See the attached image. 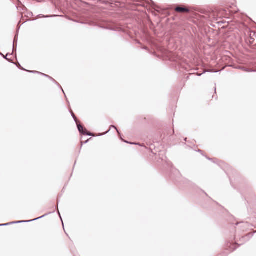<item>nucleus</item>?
Here are the masks:
<instances>
[{
    "label": "nucleus",
    "instance_id": "nucleus-1",
    "mask_svg": "<svg viewBox=\"0 0 256 256\" xmlns=\"http://www.w3.org/2000/svg\"><path fill=\"white\" fill-rule=\"evenodd\" d=\"M100 27L114 31H120L122 30L120 26L112 22L106 21L100 25Z\"/></svg>",
    "mask_w": 256,
    "mask_h": 256
},
{
    "label": "nucleus",
    "instance_id": "nucleus-2",
    "mask_svg": "<svg viewBox=\"0 0 256 256\" xmlns=\"http://www.w3.org/2000/svg\"><path fill=\"white\" fill-rule=\"evenodd\" d=\"M76 126L78 129V132L81 134H83L84 136H93V134L88 132L87 130L84 127L82 124L77 122Z\"/></svg>",
    "mask_w": 256,
    "mask_h": 256
},
{
    "label": "nucleus",
    "instance_id": "nucleus-3",
    "mask_svg": "<svg viewBox=\"0 0 256 256\" xmlns=\"http://www.w3.org/2000/svg\"><path fill=\"white\" fill-rule=\"evenodd\" d=\"M28 72H30V73H32V74H41L45 77H46L48 78H49L50 80H51L52 82H53L56 84L57 86H58L60 88L61 90H62V91L63 92L65 96L66 97V94H64V90H62V86L60 85V84L54 80V79L52 77L48 75H47L46 74H43L42 72H38V71H28Z\"/></svg>",
    "mask_w": 256,
    "mask_h": 256
},
{
    "label": "nucleus",
    "instance_id": "nucleus-4",
    "mask_svg": "<svg viewBox=\"0 0 256 256\" xmlns=\"http://www.w3.org/2000/svg\"><path fill=\"white\" fill-rule=\"evenodd\" d=\"M175 10L181 13H188L190 10L188 8L178 6L175 8Z\"/></svg>",
    "mask_w": 256,
    "mask_h": 256
},
{
    "label": "nucleus",
    "instance_id": "nucleus-5",
    "mask_svg": "<svg viewBox=\"0 0 256 256\" xmlns=\"http://www.w3.org/2000/svg\"><path fill=\"white\" fill-rule=\"evenodd\" d=\"M18 40V34H16L14 36V42H13L12 53V54H10V55H12L13 53H14V52H16V51Z\"/></svg>",
    "mask_w": 256,
    "mask_h": 256
},
{
    "label": "nucleus",
    "instance_id": "nucleus-6",
    "mask_svg": "<svg viewBox=\"0 0 256 256\" xmlns=\"http://www.w3.org/2000/svg\"><path fill=\"white\" fill-rule=\"evenodd\" d=\"M48 214H44V215H43V216H41L40 217H38V218H34V219H33V220H31L15 221V222H16V224L29 222H33V221H34V220L40 219V218H44V216H46Z\"/></svg>",
    "mask_w": 256,
    "mask_h": 256
},
{
    "label": "nucleus",
    "instance_id": "nucleus-7",
    "mask_svg": "<svg viewBox=\"0 0 256 256\" xmlns=\"http://www.w3.org/2000/svg\"><path fill=\"white\" fill-rule=\"evenodd\" d=\"M48 214H44V215H43V216H41L40 217H38V218H34V219H33V220H31L15 221V222H16V224L29 222H33V221H34V220L40 219V218H44V216H46Z\"/></svg>",
    "mask_w": 256,
    "mask_h": 256
},
{
    "label": "nucleus",
    "instance_id": "nucleus-8",
    "mask_svg": "<svg viewBox=\"0 0 256 256\" xmlns=\"http://www.w3.org/2000/svg\"><path fill=\"white\" fill-rule=\"evenodd\" d=\"M256 39V32H250V44H254V41Z\"/></svg>",
    "mask_w": 256,
    "mask_h": 256
},
{
    "label": "nucleus",
    "instance_id": "nucleus-9",
    "mask_svg": "<svg viewBox=\"0 0 256 256\" xmlns=\"http://www.w3.org/2000/svg\"><path fill=\"white\" fill-rule=\"evenodd\" d=\"M111 128H114L116 130V132L120 136V134L119 130H118L116 127V126H114V125L110 126V128L107 132H104L103 134H100L98 136H104V135L106 134H108Z\"/></svg>",
    "mask_w": 256,
    "mask_h": 256
},
{
    "label": "nucleus",
    "instance_id": "nucleus-10",
    "mask_svg": "<svg viewBox=\"0 0 256 256\" xmlns=\"http://www.w3.org/2000/svg\"><path fill=\"white\" fill-rule=\"evenodd\" d=\"M237 68L238 69H240V70H242L243 71H244L246 72H248L255 71L254 70H252V69L248 68H246V67H244V66H239Z\"/></svg>",
    "mask_w": 256,
    "mask_h": 256
},
{
    "label": "nucleus",
    "instance_id": "nucleus-11",
    "mask_svg": "<svg viewBox=\"0 0 256 256\" xmlns=\"http://www.w3.org/2000/svg\"><path fill=\"white\" fill-rule=\"evenodd\" d=\"M236 245H238V244L236 243L230 244V250L232 251H234V250H235L240 246V245H238V246H236Z\"/></svg>",
    "mask_w": 256,
    "mask_h": 256
},
{
    "label": "nucleus",
    "instance_id": "nucleus-12",
    "mask_svg": "<svg viewBox=\"0 0 256 256\" xmlns=\"http://www.w3.org/2000/svg\"><path fill=\"white\" fill-rule=\"evenodd\" d=\"M0 56H3V58H4V59L6 60L8 62H10V63H12V64H14V63L12 62V60L11 59H10V58H8V54L5 56V55H4L2 52H0Z\"/></svg>",
    "mask_w": 256,
    "mask_h": 256
},
{
    "label": "nucleus",
    "instance_id": "nucleus-13",
    "mask_svg": "<svg viewBox=\"0 0 256 256\" xmlns=\"http://www.w3.org/2000/svg\"><path fill=\"white\" fill-rule=\"evenodd\" d=\"M58 15H51V16H44L42 14H40L38 16V18H52V17H56L58 16Z\"/></svg>",
    "mask_w": 256,
    "mask_h": 256
},
{
    "label": "nucleus",
    "instance_id": "nucleus-14",
    "mask_svg": "<svg viewBox=\"0 0 256 256\" xmlns=\"http://www.w3.org/2000/svg\"><path fill=\"white\" fill-rule=\"evenodd\" d=\"M71 115H72V118H73V119L74 120V122H76V123H77V122H78V120L77 119L76 116H75V114H74V113L73 112L70 110V111Z\"/></svg>",
    "mask_w": 256,
    "mask_h": 256
},
{
    "label": "nucleus",
    "instance_id": "nucleus-15",
    "mask_svg": "<svg viewBox=\"0 0 256 256\" xmlns=\"http://www.w3.org/2000/svg\"><path fill=\"white\" fill-rule=\"evenodd\" d=\"M16 64V66H17V67H18V68H20V70H25V71H26V72H28V71H29L28 70H26L24 69V68H22V67L20 66V64L18 62V64Z\"/></svg>",
    "mask_w": 256,
    "mask_h": 256
},
{
    "label": "nucleus",
    "instance_id": "nucleus-16",
    "mask_svg": "<svg viewBox=\"0 0 256 256\" xmlns=\"http://www.w3.org/2000/svg\"><path fill=\"white\" fill-rule=\"evenodd\" d=\"M250 236H252L251 234H248V235L245 236L242 238V239L246 240L248 238V237H249Z\"/></svg>",
    "mask_w": 256,
    "mask_h": 256
},
{
    "label": "nucleus",
    "instance_id": "nucleus-17",
    "mask_svg": "<svg viewBox=\"0 0 256 256\" xmlns=\"http://www.w3.org/2000/svg\"><path fill=\"white\" fill-rule=\"evenodd\" d=\"M10 224L9 222H8V223L4 224H0V226H10Z\"/></svg>",
    "mask_w": 256,
    "mask_h": 256
},
{
    "label": "nucleus",
    "instance_id": "nucleus-18",
    "mask_svg": "<svg viewBox=\"0 0 256 256\" xmlns=\"http://www.w3.org/2000/svg\"><path fill=\"white\" fill-rule=\"evenodd\" d=\"M90 139H91V138H90V139H88L87 140H86V142H81V143H82V144H86V143L88 142V140H89Z\"/></svg>",
    "mask_w": 256,
    "mask_h": 256
},
{
    "label": "nucleus",
    "instance_id": "nucleus-19",
    "mask_svg": "<svg viewBox=\"0 0 256 256\" xmlns=\"http://www.w3.org/2000/svg\"><path fill=\"white\" fill-rule=\"evenodd\" d=\"M240 224H242L244 226L246 227V226H248V222H246V223H244V222H241Z\"/></svg>",
    "mask_w": 256,
    "mask_h": 256
},
{
    "label": "nucleus",
    "instance_id": "nucleus-20",
    "mask_svg": "<svg viewBox=\"0 0 256 256\" xmlns=\"http://www.w3.org/2000/svg\"><path fill=\"white\" fill-rule=\"evenodd\" d=\"M124 142L126 143H128V144H136V143H132V142H128V141L126 140H124Z\"/></svg>",
    "mask_w": 256,
    "mask_h": 256
},
{
    "label": "nucleus",
    "instance_id": "nucleus-21",
    "mask_svg": "<svg viewBox=\"0 0 256 256\" xmlns=\"http://www.w3.org/2000/svg\"><path fill=\"white\" fill-rule=\"evenodd\" d=\"M207 72H218V71H214L212 70H208L207 71Z\"/></svg>",
    "mask_w": 256,
    "mask_h": 256
},
{
    "label": "nucleus",
    "instance_id": "nucleus-22",
    "mask_svg": "<svg viewBox=\"0 0 256 256\" xmlns=\"http://www.w3.org/2000/svg\"><path fill=\"white\" fill-rule=\"evenodd\" d=\"M206 158H207V159H208V160L212 161L214 162H215L214 161H213V159H212V158H207V157H206Z\"/></svg>",
    "mask_w": 256,
    "mask_h": 256
},
{
    "label": "nucleus",
    "instance_id": "nucleus-23",
    "mask_svg": "<svg viewBox=\"0 0 256 256\" xmlns=\"http://www.w3.org/2000/svg\"><path fill=\"white\" fill-rule=\"evenodd\" d=\"M10 224V225L11 224H16V222H15V221L14 222H9Z\"/></svg>",
    "mask_w": 256,
    "mask_h": 256
},
{
    "label": "nucleus",
    "instance_id": "nucleus-24",
    "mask_svg": "<svg viewBox=\"0 0 256 256\" xmlns=\"http://www.w3.org/2000/svg\"><path fill=\"white\" fill-rule=\"evenodd\" d=\"M205 72H206V71H205V72H203V74H204V73H205ZM202 74H197V75H198V76H202Z\"/></svg>",
    "mask_w": 256,
    "mask_h": 256
},
{
    "label": "nucleus",
    "instance_id": "nucleus-25",
    "mask_svg": "<svg viewBox=\"0 0 256 256\" xmlns=\"http://www.w3.org/2000/svg\"><path fill=\"white\" fill-rule=\"evenodd\" d=\"M58 214H59V216H60V218L61 219V220L62 221V224L64 225V224H63V222H62V217H61V216H60V212H58Z\"/></svg>",
    "mask_w": 256,
    "mask_h": 256
},
{
    "label": "nucleus",
    "instance_id": "nucleus-26",
    "mask_svg": "<svg viewBox=\"0 0 256 256\" xmlns=\"http://www.w3.org/2000/svg\"><path fill=\"white\" fill-rule=\"evenodd\" d=\"M198 152L200 153H202V151L200 150H198Z\"/></svg>",
    "mask_w": 256,
    "mask_h": 256
},
{
    "label": "nucleus",
    "instance_id": "nucleus-27",
    "mask_svg": "<svg viewBox=\"0 0 256 256\" xmlns=\"http://www.w3.org/2000/svg\"><path fill=\"white\" fill-rule=\"evenodd\" d=\"M143 49H144V50H147V49H148V48H147V47H144V48H143Z\"/></svg>",
    "mask_w": 256,
    "mask_h": 256
},
{
    "label": "nucleus",
    "instance_id": "nucleus-28",
    "mask_svg": "<svg viewBox=\"0 0 256 256\" xmlns=\"http://www.w3.org/2000/svg\"><path fill=\"white\" fill-rule=\"evenodd\" d=\"M104 2L107 4L108 2Z\"/></svg>",
    "mask_w": 256,
    "mask_h": 256
},
{
    "label": "nucleus",
    "instance_id": "nucleus-29",
    "mask_svg": "<svg viewBox=\"0 0 256 256\" xmlns=\"http://www.w3.org/2000/svg\"><path fill=\"white\" fill-rule=\"evenodd\" d=\"M194 74H190V76H192V75H194Z\"/></svg>",
    "mask_w": 256,
    "mask_h": 256
},
{
    "label": "nucleus",
    "instance_id": "nucleus-30",
    "mask_svg": "<svg viewBox=\"0 0 256 256\" xmlns=\"http://www.w3.org/2000/svg\"><path fill=\"white\" fill-rule=\"evenodd\" d=\"M186 140H187V138H186L184 139V140H185V141H186Z\"/></svg>",
    "mask_w": 256,
    "mask_h": 256
},
{
    "label": "nucleus",
    "instance_id": "nucleus-31",
    "mask_svg": "<svg viewBox=\"0 0 256 256\" xmlns=\"http://www.w3.org/2000/svg\"><path fill=\"white\" fill-rule=\"evenodd\" d=\"M116 3L119 4L120 2H116Z\"/></svg>",
    "mask_w": 256,
    "mask_h": 256
}]
</instances>
